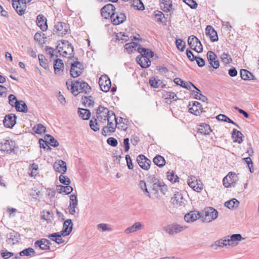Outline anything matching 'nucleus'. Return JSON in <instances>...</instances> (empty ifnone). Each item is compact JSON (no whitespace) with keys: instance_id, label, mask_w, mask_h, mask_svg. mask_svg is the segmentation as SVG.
I'll use <instances>...</instances> for the list:
<instances>
[{"instance_id":"nucleus-1","label":"nucleus","mask_w":259,"mask_h":259,"mask_svg":"<svg viewBox=\"0 0 259 259\" xmlns=\"http://www.w3.org/2000/svg\"><path fill=\"white\" fill-rule=\"evenodd\" d=\"M57 48L60 55L69 59V62H68L69 65H79L80 64L77 58L73 56L72 57L73 48L68 41L63 40L58 42Z\"/></svg>"},{"instance_id":"nucleus-2","label":"nucleus","mask_w":259,"mask_h":259,"mask_svg":"<svg viewBox=\"0 0 259 259\" xmlns=\"http://www.w3.org/2000/svg\"><path fill=\"white\" fill-rule=\"evenodd\" d=\"M73 229V223L71 220H66L63 224L62 230L60 233H55L48 235L49 238L58 244H61L64 242L62 236H66L70 234Z\"/></svg>"},{"instance_id":"nucleus-3","label":"nucleus","mask_w":259,"mask_h":259,"mask_svg":"<svg viewBox=\"0 0 259 259\" xmlns=\"http://www.w3.org/2000/svg\"><path fill=\"white\" fill-rule=\"evenodd\" d=\"M66 84L68 89L70 90L74 96L82 93L88 94L91 91V88L85 82H79L78 81H66Z\"/></svg>"},{"instance_id":"nucleus-4","label":"nucleus","mask_w":259,"mask_h":259,"mask_svg":"<svg viewBox=\"0 0 259 259\" xmlns=\"http://www.w3.org/2000/svg\"><path fill=\"white\" fill-rule=\"evenodd\" d=\"M137 52L140 54V55L136 58L137 62L139 65H143L145 63L147 65H149L148 63H151L150 58L154 57V53L152 51L149 49L138 47Z\"/></svg>"},{"instance_id":"nucleus-5","label":"nucleus","mask_w":259,"mask_h":259,"mask_svg":"<svg viewBox=\"0 0 259 259\" xmlns=\"http://www.w3.org/2000/svg\"><path fill=\"white\" fill-rule=\"evenodd\" d=\"M111 116H109L107 120L108 124L107 126H104L102 131V134L104 136L109 135V133L115 132L117 127L116 123V116L114 113H111Z\"/></svg>"},{"instance_id":"nucleus-6","label":"nucleus","mask_w":259,"mask_h":259,"mask_svg":"<svg viewBox=\"0 0 259 259\" xmlns=\"http://www.w3.org/2000/svg\"><path fill=\"white\" fill-rule=\"evenodd\" d=\"M218 217V211L212 207H207L203 211L201 220L203 223H209L215 220Z\"/></svg>"},{"instance_id":"nucleus-7","label":"nucleus","mask_w":259,"mask_h":259,"mask_svg":"<svg viewBox=\"0 0 259 259\" xmlns=\"http://www.w3.org/2000/svg\"><path fill=\"white\" fill-rule=\"evenodd\" d=\"M111 113H114L110 111L108 108L102 106H100L97 110V118L99 122L104 123L108 119L109 116H111Z\"/></svg>"},{"instance_id":"nucleus-8","label":"nucleus","mask_w":259,"mask_h":259,"mask_svg":"<svg viewBox=\"0 0 259 259\" xmlns=\"http://www.w3.org/2000/svg\"><path fill=\"white\" fill-rule=\"evenodd\" d=\"M188 44L191 49L195 50L197 53L202 52V45L198 38L194 35H191L189 37Z\"/></svg>"},{"instance_id":"nucleus-9","label":"nucleus","mask_w":259,"mask_h":259,"mask_svg":"<svg viewBox=\"0 0 259 259\" xmlns=\"http://www.w3.org/2000/svg\"><path fill=\"white\" fill-rule=\"evenodd\" d=\"M187 183L196 192H200L203 189V185L200 180H198L194 176H190L188 177Z\"/></svg>"},{"instance_id":"nucleus-10","label":"nucleus","mask_w":259,"mask_h":259,"mask_svg":"<svg viewBox=\"0 0 259 259\" xmlns=\"http://www.w3.org/2000/svg\"><path fill=\"white\" fill-rule=\"evenodd\" d=\"M187 227L174 223L167 225L163 228V230L170 235H175L186 229Z\"/></svg>"},{"instance_id":"nucleus-11","label":"nucleus","mask_w":259,"mask_h":259,"mask_svg":"<svg viewBox=\"0 0 259 259\" xmlns=\"http://www.w3.org/2000/svg\"><path fill=\"white\" fill-rule=\"evenodd\" d=\"M15 147V142L11 140L3 139L0 143V150L7 153L14 151Z\"/></svg>"},{"instance_id":"nucleus-12","label":"nucleus","mask_w":259,"mask_h":259,"mask_svg":"<svg viewBox=\"0 0 259 259\" xmlns=\"http://www.w3.org/2000/svg\"><path fill=\"white\" fill-rule=\"evenodd\" d=\"M12 5L14 9L19 15H22L24 14L26 9V0L13 1Z\"/></svg>"},{"instance_id":"nucleus-13","label":"nucleus","mask_w":259,"mask_h":259,"mask_svg":"<svg viewBox=\"0 0 259 259\" xmlns=\"http://www.w3.org/2000/svg\"><path fill=\"white\" fill-rule=\"evenodd\" d=\"M99 84L103 92H107L111 88V83L108 76L107 75H104L100 77Z\"/></svg>"},{"instance_id":"nucleus-14","label":"nucleus","mask_w":259,"mask_h":259,"mask_svg":"<svg viewBox=\"0 0 259 259\" xmlns=\"http://www.w3.org/2000/svg\"><path fill=\"white\" fill-rule=\"evenodd\" d=\"M237 180V175L234 172H230L227 176L224 178L223 180V185L225 187H229L232 184L235 183Z\"/></svg>"},{"instance_id":"nucleus-15","label":"nucleus","mask_w":259,"mask_h":259,"mask_svg":"<svg viewBox=\"0 0 259 259\" xmlns=\"http://www.w3.org/2000/svg\"><path fill=\"white\" fill-rule=\"evenodd\" d=\"M137 161L139 166L144 170H148L151 163V160L143 155H140L137 157Z\"/></svg>"},{"instance_id":"nucleus-16","label":"nucleus","mask_w":259,"mask_h":259,"mask_svg":"<svg viewBox=\"0 0 259 259\" xmlns=\"http://www.w3.org/2000/svg\"><path fill=\"white\" fill-rule=\"evenodd\" d=\"M111 19L114 25H119L125 21L126 16L123 13L116 12L112 14Z\"/></svg>"},{"instance_id":"nucleus-17","label":"nucleus","mask_w":259,"mask_h":259,"mask_svg":"<svg viewBox=\"0 0 259 259\" xmlns=\"http://www.w3.org/2000/svg\"><path fill=\"white\" fill-rule=\"evenodd\" d=\"M54 31L58 35L63 36L68 31V26L63 22H59L55 25Z\"/></svg>"},{"instance_id":"nucleus-18","label":"nucleus","mask_w":259,"mask_h":259,"mask_svg":"<svg viewBox=\"0 0 259 259\" xmlns=\"http://www.w3.org/2000/svg\"><path fill=\"white\" fill-rule=\"evenodd\" d=\"M115 7L112 4H108L104 6L101 10V13L104 18L107 19L109 17L111 18L112 14H113Z\"/></svg>"},{"instance_id":"nucleus-19","label":"nucleus","mask_w":259,"mask_h":259,"mask_svg":"<svg viewBox=\"0 0 259 259\" xmlns=\"http://www.w3.org/2000/svg\"><path fill=\"white\" fill-rule=\"evenodd\" d=\"M3 123L5 126L12 128L16 123V116L13 114L6 115L3 120Z\"/></svg>"},{"instance_id":"nucleus-20","label":"nucleus","mask_w":259,"mask_h":259,"mask_svg":"<svg viewBox=\"0 0 259 259\" xmlns=\"http://www.w3.org/2000/svg\"><path fill=\"white\" fill-rule=\"evenodd\" d=\"M201 217V215L199 211H191L185 215L184 220L187 223H192Z\"/></svg>"},{"instance_id":"nucleus-21","label":"nucleus","mask_w":259,"mask_h":259,"mask_svg":"<svg viewBox=\"0 0 259 259\" xmlns=\"http://www.w3.org/2000/svg\"><path fill=\"white\" fill-rule=\"evenodd\" d=\"M144 228V225L140 222H137L135 223L132 226L130 227L127 228L124 230V233L125 234H128L130 233H135L138 231L141 230Z\"/></svg>"},{"instance_id":"nucleus-22","label":"nucleus","mask_w":259,"mask_h":259,"mask_svg":"<svg viewBox=\"0 0 259 259\" xmlns=\"http://www.w3.org/2000/svg\"><path fill=\"white\" fill-rule=\"evenodd\" d=\"M54 168L56 171L63 174L67 170L66 162L62 160H57L54 164Z\"/></svg>"},{"instance_id":"nucleus-23","label":"nucleus","mask_w":259,"mask_h":259,"mask_svg":"<svg viewBox=\"0 0 259 259\" xmlns=\"http://www.w3.org/2000/svg\"><path fill=\"white\" fill-rule=\"evenodd\" d=\"M70 199L71 201L69 204L68 210L71 214L74 215L76 212L75 208L78 205L77 197L75 194H72L70 196Z\"/></svg>"},{"instance_id":"nucleus-24","label":"nucleus","mask_w":259,"mask_h":259,"mask_svg":"<svg viewBox=\"0 0 259 259\" xmlns=\"http://www.w3.org/2000/svg\"><path fill=\"white\" fill-rule=\"evenodd\" d=\"M229 242V246L234 247L238 244L239 242L243 239L241 234H235L231 236H228Z\"/></svg>"},{"instance_id":"nucleus-25","label":"nucleus","mask_w":259,"mask_h":259,"mask_svg":"<svg viewBox=\"0 0 259 259\" xmlns=\"http://www.w3.org/2000/svg\"><path fill=\"white\" fill-rule=\"evenodd\" d=\"M50 241L45 238L37 240L34 243V246L35 247H39L42 250H49L50 249Z\"/></svg>"},{"instance_id":"nucleus-26","label":"nucleus","mask_w":259,"mask_h":259,"mask_svg":"<svg viewBox=\"0 0 259 259\" xmlns=\"http://www.w3.org/2000/svg\"><path fill=\"white\" fill-rule=\"evenodd\" d=\"M84 70L83 66H71L70 73L73 78L79 76Z\"/></svg>"},{"instance_id":"nucleus-27","label":"nucleus","mask_w":259,"mask_h":259,"mask_svg":"<svg viewBox=\"0 0 259 259\" xmlns=\"http://www.w3.org/2000/svg\"><path fill=\"white\" fill-rule=\"evenodd\" d=\"M190 112L195 115H199L202 112V108L200 103L194 101L191 107H189Z\"/></svg>"},{"instance_id":"nucleus-28","label":"nucleus","mask_w":259,"mask_h":259,"mask_svg":"<svg viewBox=\"0 0 259 259\" xmlns=\"http://www.w3.org/2000/svg\"><path fill=\"white\" fill-rule=\"evenodd\" d=\"M205 34L206 35L210 37L212 42L217 41L218 40L217 33L211 26L208 25L206 26L205 28Z\"/></svg>"},{"instance_id":"nucleus-29","label":"nucleus","mask_w":259,"mask_h":259,"mask_svg":"<svg viewBox=\"0 0 259 259\" xmlns=\"http://www.w3.org/2000/svg\"><path fill=\"white\" fill-rule=\"evenodd\" d=\"M46 52L47 54L49 55L50 57V59L51 61H53V65H57V63H59L60 65H64L63 61L61 59L56 58L57 57H55L54 55L55 51L53 50L51 48H47Z\"/></svg>"},{"instance_id":"nucleus-30","label":"nucleus","mask_w":259,"mask_h":259,"mask_svg":"<svg viewBox=\"0 0 259 259\" xmlns=\"http://www.w3.org/2000/svg\"><path fill=\"white\" fill-rule=\"evenodd\" d=\"M174 82L177 85H180L185 89L188 90H190L191 89V87L192 86L194 88H195L196 90L199 91V90L197 88L192 82H186L179 78H176L174 80Z\"/></svg>"},{"instance_id":"nucleus-31","label":"nucleus","mask_w":259,"mask_h":259,"mask_svg":"<svg viewBox=\"0 0 259 259\" xmlns=\"http://www.w3.org/2000/svg\"><path fill=\"white\" fill-rule=\"evenodd\" d=\"M37 25L44 31L47 29V19L42 15H39L37 17Z\"/></svg>"},{"instance_id":"nucleus-32","label":"nucleus","mask_w":259,"mask_h":259,"mask_svg":"<svg viewBox=\"0 0 259 259\" xmlns=\"http://www.w3.org/2000/svg\"><path fill=\"white\" fill-rule=\"evenodd\" d=\"M138 47H140V45L135 42H131L124 45V50L127 53L131 54L137 52Z\"/></svg>"},{"instance_id":"nucleus-33","label":"nucleus","mask_w":259,"mask_h":259,"mask_svg":"<svg viewBox=\"0 0 259 259\" xmlns=\"http://www.w3.org/2000/svg\"><path fill=\"white\" fill-rule=\"evenodd\" d=\"M128 120L126 119L120 117L118 120L116 118L117 128L121 131H125L127 128Z\"/></svg>"},{"instance_id":"nucleus-34","label":"nucleus","mask_w":259,"mask_h":259,"mask_svg":"<svg viewBox=\"0 0 259 259\" xmlns=\"http://www.w3.org/2000/svg\"><path fill=\"white\" fill-rule=\"evenodd\" d=\"M149 83L154 88H163L165 86L162 80L154 77H152L149 79Z\"/></svg>"},{"instance_id":"nucleus-35","label":"nucleus","mask_w":259,"mask_h":259,"mask_svg":"<svg viewBox=\"0 0 259 259\" xmlns=\"http://www.w3.org/2000/svg\"><path fill=\"white\" fill-rule=\"evenodd\" d=\"M240 73L241 78L244 80H254L255 79L253 74L246 69H241Z\"/></svg>"},{"instance_id":"nucleus-36","label":"nucleus","mask_w":259,"mask_h":259,"mask_svg":"<svg viewBox=\"0 0 259 259\" xmlns=\"http://www.w3.org/2000/svg\"><path fill=\"white\" fill-rule=\"evenodd\" d=\"M171 201L175 205H182L183 203V198L182 194L179 193L175 194L171 199Z\"/></svg>"},{"instance_id":"nucleus-37","label":"nucleus","mask_w":259,"mask_h":259,"mask_svg":"<svg viewBox=\"0 0 259 259\" xmlns=\"http://www.w3.org/2000/svg\"><path fill=\"white\" fill-rule=\"evenodd\" d=\"M198 132L202 135H208L211 131L210 126L206 123H201L198 127Z\"/></svg>"},{"instance_id":"nucleus-38","label":"nucleus","mask_w":259,"mask_h":259,"mask_svg":"<svg viewBox=\"0 0 259 259\" xmlns=\"http://www.w3.org/2000/svg\"><path fill=\"white\" fill-rule=\"evenodd\" d=\"M207 57L210 65H220L217 55L212 51H208L207 53Z\"/></svg>"},{"instance_id":"nucleus-39","label":"nucleus","mask_w":259,"mask_h":259,"mask_svg":"<svg viewBox=\"0 0 259 259\" xmlns=\"http://www.w3.org/2000/svg\"><path fill=\"white\" fill-rule=\"evenodd\" d=\"M239 204V201L235 198H233L225 203V206L229 209L236 208L238 207Z\"/></svg>"},{"instance_id":"nucleus-40","label":"nucleus","mask_w":259,"mask_h":259,"mask_svg":"<svg viewBox=\"0 0 259 259\" xmlns=\"http://www.w3.org/2000/svg\"><path fill=\"white\" fill-rule=\"evenodd\" d=\"M242 134L239 131H237L236 129H233L232 132V137L235 139L234 140V142H237L239 144H240L242 142Z\"/></svg>"},{"instance_id":"nucleus-41","label":"nucleus","mask_w":259,"mask_h":259,"mask_svg":"<svg viewBox=\"0 0 259 259\" xmlns=\"http://www.w3.org/2000/svg\"><path fill=\"white\" fill-rule=\"evenodd\" d=\"M18 111L26 113L28 108L26 103L22 100L19 101V102L15 106Z\"/></svg>"},{"instance_id":"nucleus-42","label":"nucleus","mask_w":259,"mask_h":259,"mask_svg":"<svg viewBox=\"0 0 259 259\" xmlns=\"http://www.w3.org/2000/svg\"><path fill=\"white\" fill-rule=\"evenodd\" d=\"M153 162L158 166L161 167L165 164L164 158L161 155H157L153 158Z\"/></svg>"},{"instance_id":"nucleus-43","label":"nucleus","mask_w":259,"mask_h":259,"mask_svg":"<svg viewBox=\"0 0 259 259\" xmlns=\"http://www.w3.org/2000/svg\"><path fill=\"white\" fill-rule=\"evenodd\" d=\"M45 138L47 142L51 146L54 147H57L59 146V142L53 136L47 135Z\"/></svg>"},{"instance_id":"nucleus-44","label":"nucleus","mask_w":259,"mask_h":259,"mask_svg":"<svg viewBox=\"0 0 259 259\" xmlns=\"http://www.w3.org/2000/svg\"><path fill=\"white\" fill-rule=\"evenodd\" d=\"M78 113L79 116L84 120L88 119L91 116L90 111L89 110L85 109L79 108Z\"/></svg>"},{"instance_id":"nucleus-45","label":"nucleus","mask_w":259,"mask_h":259,"mask_svg":"<svg viewBox=\"0 0 259 259\" xmlns=\"http://www.w3.org/2000/svg\"><path fill=\"white\" fill-rule=\"evenodd\" d=\"M59 189H58L60 193L63 192L66 194H69L73 191V188L71 186L67 185L66 186L60 185L58 186Z\"/></svg>"},{"instance_id":"nucleus-46","label":"nucleus","mask_w":259,"mask_h":259,"mask_svg":"<svg viewBox=\"0 0 259 259\" xmlns=\"http://www.w3.org/2000/svg\"><path fill=\"white\" fill-rule=\"evenodd\" d=\"M19 254L20 256H31L32 254H35V251L32 248L29 247L20 251Z\"/></svg>"},{"instance_id":"nucleus-47","label":"nucleus","mask_w":259,"mask_h":259,"mask_svg":"<svg viewBox=\"0 0 259 259\" xmlns=\"http://www.w3.org/2000/svg\"><path fill=\"white\" fill-rule=\"evenodd\" d=\"M222 62L226 64H230L232 62V59L230 55L226 53H223L220 57Z\"/></svg>"},{"instance_id":"nucleus-48","label":"nucleus","mask_w":259,"mask_h":259,"mask_svg":"<svg viewBox=\"0 0 259 259\" xmlns=\"http://www.w3.org/2000/svg\"><path fill=\"white\" fill-rule=\"evenodd\" d=\"M192 95L195 96V99L201 100L203 102H205L207 100V98L201 93L200 90L199 91L197 90V91H193L192 92Z\"/></svg>"},{"instance_id":"nucleus-49","label":"nucleus","mask_w":259,"mask_h":259,"mask_svg":"<svg viewBox=\"0 0 259 259\" xmlns=\"http://www.w3.org/2000/svg\"><path fill=\"white\" fill-rule=\"evenodd\" d=\"M217 119L220 121H227L229 123H232L236 126H238L236 123H235L233 120L228 117L227 116L224 114H219L217 116Z\"/></svg>"},{"instance_id":"nucleus-50","label":"nucleus","mask_w":259,"mask_h":259,"mask_svg":"<svg viewBox=\"0 0 259 259\" xmlns=\"http://www.w3.org/2000/svg\"><path fill=\"white\" fill-rule=\"evenodd\" d=\"M132 6L138 10H143L144 9V5L141 0H134Z\"/></svg>"},{"instance_id":"nucleus-51","label":"nucleus","mask_w":259,"mask_h":259,"mask_svg":"<svg viewBox=\"0 0 259 259\" xmlns=\"http://www.w3.org/2000/svg\"><path fill=\"white\" fill-rule=\"evenodd\" d=\"M82 103L85 106H93L94 105V101L91 99V97H84L82 98Z\"/></svg>"},{"instance_id":"nucleus-52","label":"nucleus","mask_w":259,"mask_h":259,"mask_svg":"<svg viewBox=\"0 0 259 259\" xmlns=\"http://www.w3.org/2000/svg\"><path fill=\"white\" fill-rule=\"evenodd\" d=\"M90 126L91 128L94 131L96 132L100 129V125L97 121V119L94 120L91 119L90 121Z\"/></svg>"},{"instance_id":"nucleus-53","label":"nucleus","mask_w":259,"mask_h":259,"mask_svg":"<svg viewBox=\"0 0 259 259\" xmlns=\"http://www.w3.org/2000/svg\"><path fill=\"white\" fill-rule=\"evenodd\" d=\"M46 129V127L41 124H38L37 125H36V126H35L33 127V130H34V132L36 134H41L42 133L45 132Z\"/></svg>"},{"instance_id":"nucleus-54","label":"nucleus","mask_w":259,"mask_h":259,"mask_svg":"<svg viewBox=\"0 0 259 259\" xmlns=\"http://www.w3.org/2000/svg\"><path fill=\"white\" fill-rule=\"evenodd\" d=\"M177 48L181 51H183L185 48V42L181 39H177L176 41Z\"/></svg>"},{"instance_id":"nucleus-55","label":"nucleus","mask_w":259,"mask_h":259,"mask_svg":"<svg viewBox=\"0 0 259 259\" xmlns=\"http://www.w3.org/2000/svg\"><path fill=\"white\" fill-rule=\"evenodd\" d=\"M97 229L101 231H111L112 229L107 224H99L97 226Z\"/></svg>"},{"instance_id":"nucleus-56","label":"nucleus","mask_w":259,"mask_h":259,"mask_svg":"<svg viewBox=\"0 0 259 259\" xmlns=\"http://www.w3.org/2000/svg\"><path fill=\"white\" fill-rule=\"evenodd\" d=\"M59 181L61 183L64 185H68L70 184L71 182L68 177L61 174L59 177Z\"/></svg>"},{"instance_id":"nucleus-57","label":"nucleus","mask_w":259,"mask_h":259,"mask_svg":"<svg viewBox=\"0 0 259 259\" xmlns=\"http://www.w3.org/2000/svg\"><path fill=\"white\" fill-rule=\"evenodd\" d=\"M167 179L172 183L176 182V180L178 179V177L175 175L172 171H168L167 172Z\"/></svg>"},{"instance_id":"nucleus-58","label":"nucleus","mask_w":259,"mask_h":259,"mask_svg":"<svg viewBox=\"0 0 259 259\" xmlns=\"http://www.w3.org/2000/svg\"><path fill=\"white\" fill-rule=\"evenodd\" d=\"M9 102L11 106H15L16 104L19 102V101H17V98L15 95L11 94L9 96Z\"/></svg>"},{"instance_id":"nucleus-59","label":"nucleus","mask_w":259,"mask_h":259,"mask_svg":"<svg viewBox=\"0 0 259 259\" xmlns=\"http://www.w3.org/2000/svg\"><path fill=\"white\" fill-rule=\"evenodd\" d=\"M117 39L119 40H123V41H128L129 39V37L128 35H126L124 33L120 32L117 34L116 35Z\"/></svg>"},{"instance_id":"nucleus-60","label":"nucleus","mask_w":259,"mask_h":259,"mask_svg":"<svg viewBox=\"0 0 259 259\" xmlns=\"http://www.w3.org/2000/svg\"><path fill=\"white\" fill-rule=\"evenodd\" d=\"M140 187L141 189L146 193V195L149 197H150V195L149 193V192L148 191L146 184L145 181H141L140 182Z\"/></svg>"},{"instance_id":"nucleus-61","label":"nucleus","mask_w":259,"mask_h":259,"mask_svg":"<svg viewBox=\"0 0 259 259\" xmlns=\"http://www.w3.org/2000/svg\"><path fill=\"white\" fill-rule=\"evenodd\" d=\"M57 98L59 102L63 106H64L66 104V101L64 96L62 94V93L59 92L57 95Z\"/></svg>"},{"instance_id":"nucleus-62","label":"nucleus","mask_w":259,"mask_h":259,"mask_svg":"<svg viewBox=\"0 0 259 259\" xmlns=\"http://www.w3.org/2000/svg\"><path fill=\"white\" fill-rule=\"evenodd\" d=\"M242 160H244L248 165L250 171L251 172H253V171L252 170L253 169V163L251 158L249 157H248L243 158Z\"/></svg>"},{"instance_id":"nucleus-63","label":"nucleus","mask_w":259,"mask_h":259,"mask_svg":"<svg viewBox=\"0 0 259 259\" xmlns=\"http://www.w3.org/2000/svg\"><path fill=\"white\" fill-rule=\"evenodd\" d=\"M40 147L42 148L47 150H50L51 149L50 147L48 145V142L46 141H44L42 139L39 140V141Z\"/></svg>"},{"instance_id":"nucleus-64","label":"nucleus","mask_w":259,"mask_h":259,"mask_svg":"<svg viewBox=\"0 0 259 259\" xmlns=\"http://www.w3.org/2000/svg\"><path fill=\"white\" fill-rule=\"evenodd\" d=\"M64 66H53L54 72L56 75H61V73L63 71Z\"/></svg>"}]
</instances>
